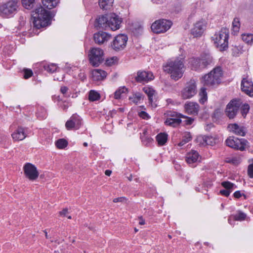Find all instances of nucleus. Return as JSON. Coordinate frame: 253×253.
Returning a JSON list of instances; mask_svg holds the SVG:
<instances>
[{
  "mask_svg": "<svg viewBox=\"0 0 253 253\" xmlns=\"http://www.w3.org/2000/svg\"><path fill=\"white\" fill-rule=\"evenodd\" d=\"M23 74V78L25 79H28L33 75V71L31 69L28 68H24L22 71Z\"/></svg>",
  "mask_w": 253,
  "mask_h": 253,
  "instance_id": "nucleus-46",
  "label": "nucleus"
},
{
  "mask_svg": "<svg viewBox=\"0 0 253 253\" xmlns=\"http://www.w3.org/2000/svg\"><path fill=\"white\" fill-rule=\"evenodd\" d=\"M242 40L248 44H252L253 42V34H243Z\"/></svg>",
  "mask_w": 253,
  "mask_h": 253,
  "instance_id": "nucleus-45",
  "label": "nucleus"
},
{
  "mask_svg": "<svg viewBox=\"0 0 253 253\" xmlns=\"http://www.w3.org/2000/svg\"><path fill=\"white\" fill-rule=\"evenodd\" d=\"M91 76L93 81H98L104 79L107 76V73L101 69H94L92 71Z\"/></svg>",
  "mask_w": 253,
  "mask_h": 253,
  "instance_id": "nucleus-23",
  "label": "nucleus"
},
{
  "mask_svg": "<svg viewBox=\"0 0 253 253\" xmlns=\"http://www.w3.org/2000/svg\"><path fill=\"white\" fill-rule=\"evenodd\" d=\"M68 89H69L67 86H63L61 87L60 91L63 94L65 95L67 92Z\"/></svg>",
  "mask_w": 253,
  "mask_h": 253,
  "instance_id": "nucleus-57",
  "label": "nucleus"
},
{
  "mask_svg": "<svg viewBox=\"0 0 253 253\" xmlns=\"http://www.w3.org/2000/svg\"><path fill=\"white\" fill-rule=\"evenodd\" d=\"M144 96L139 92H136L132 94V96L129 97V99L134 103L137 104L141 99H143Z\"/></svg>",
  "mask_w": 253,
  "mask_h": 253,
  "instance_id": "nucleus-34",
  "label": "nucleus"
},
{
  "mask_svg": "<svg viewBox=\"0 0 253 253\" xmlns=\"http://www.w3.org/2000/svg\"><path fill=\"white\" fill-rule=\"evenodd\" d=\"M56 146L59 149H64L68 145V142L63 138L59 139L55 142Z\"/></svg>",
  "mask_w": 253,
  "mask_h": 253,
  "instance_id": "nucleus-40",
  "label": "nucleus"
},
{
  "mask_svg": "<svg viewBox=\"0 0 253 253\" xmlns=\"http://www.w3.org/2000/svg\"><path fill=\"white\" fill-rule=\"evenodd\" d=\"M44 69L49 73H53L56 71L57 66L56 64L52 63L50 64H46L43 66Z\"/></svg>",
  "mask_w": 253,
  "mask_h": 253,
  "instance_id": "nucleus-41",
  "label": "nucleus"
},
{
  "mask_svg": "<svg viewBox=\"0 0 253 253\" xmlns=\"http://www.w3.org/2000/svg\"><path fill=\"white\" fill-rule=\"evenodd\" d=\"M200 155L197 151L195 150H191L190 152L187 153L186 161L189 164H193L198 161Z\"/></svg>",
  "mask_w": 253,
  "mask_h": 253,
  "instance_id": "nucleus-25",
  "label": "nucleus"
},
{
  "mask_svg": "<svg viewBox=\"0 0 253 253\" xmlns=\"http://www.w3.org/2000/svg\"><path fill=\"white\" fill-rule=\"evenodd\" d=\"M19 0H10L0 5V14L4 18H11L18 12Z\"/></svg>",
  "mask_w": 253,
  "mask_h": 253,
  "instance_id": "nucleus-6",
  "label": "nucleus"
},
{
  "mask_svg": "<svg viewBox=\"0 0 253 253\" xmlns=\"http://www.w3.org/2000/svg\"><path fill=\"white\" fill-rule=\"evenodd\" d=\"M83 125V119L77 114H73L66 122L65 127L67 130L79 129Z\"/></svg>",
  "mask_w": 253,
  "mask_h": 253,
  "instance_id": "nucleus-13",
  "label": "nucleus"
},
{
  "mask_svg": "<svg viewBox=\"0 0 253 253\" xmlns=\"http://www.w3.org/2000/svg\"><path fill=\"white\" fill-rule=\"evenodd\" d=\"M192 139V135L189 132H186L184 133L182 136V139L181 141L178 143V146L179 147H182L186 143L190 141Z\"/></svg>",
  "mask_w": 253,
  "mask_h": 253,
  "instance_id": "nucleus-31",
  "label": "nucleus"
},
{
  "mask_svg": "<svg viewBox=\"0 0 253 253\" xmlns=\"http://www.w3.org/2000/svg\"><path fill=\"white\" fill-rule=\"evenodd\" d=\"M248 174L250 178H253V163L248 166Z\"/></svg>",
  "mask_w": 253,
  "mask_h": 253,
  "instance_id": "nucleus-53",
  "label": "nucleus"
},
{
  "mask_svg": "<svg viewBox=\"0 0 253 253\" xmlns=\"http://www.w3.org/2000/svg\"><path fill=\"white\" fill-rule=\"evenodd\" d=\"M222 75V68L220 66L215 67L208 74L203 77L204 85L209 87L218 85L221 83Z\"/></svg>",
  "mask_w": 253,
  "mask_h": 253,
  "instance_id": "nucleus-4",
  "label": "nucleus"
},
{
  "mask_svg": "<svg viewBox=\"0 0 253 253\" xmlns=\"http://www.w3.org/2000/svg\"><path fill=\"white\" fill-rule=\"evenodd\" d=\"M230 193H230V191H229V190H227L225 189L220 190V191H219V194L221 195L224 196H225L226 197H229V196L230 195Z\"/></svg>",
  "mask_w": 253,
  "mask_h": 253,
  "instance_id": "nucleus-54",
  "label": "nucleus"
},
{
  "mask_svg": "<svg viewBox=\"0 0 253 253\" xmlns=\"http://www.w3.org/2000/svg\"><path fill=\"white\" fill-rule=\"evenodd\" d=\"M111 38V35L108 33L99 31L94 34L93 39L95 42L98 44H101L107 42Z\"/></svg>",
  "mask_w": 253,
  "mask_h": 253,
  "instance_id": "nucleus-18",
  "label": "nucleus"
},
{
  "mask_svg": "<svg viewBox=\"0 0 253 253\" xmlns=\"http://www.w3.org/2000/svg\"><path fill=\"white\" fill-rule=\"evenodd\" d=\"M168 135L165 132H161L156 136V141L159 146L165 145L168 141Z\"/></svg>",
  "mask_w": 253,
  "mask_h": 253,
  "instance_id": "nucleus-27",
  "label": "nucleus"
},
{
  "mask_svg": "<svg viewBox=\"0 0 253 253\" xmlns=\"http://www.w3.org/2000/svg\"><path fill=\"white\" fill-rule=\"evenodd\" d=\"M204 140L208 145H213L215 143L214 139L211 136H206Z\"/></svg>",
  "mask_w": 253,
  "mask_h": 253,
  "instance_id": "nucleus-48",
  "label": "nucleus"
},
{
  "mask_svg": "<svg viewBox=\"0 0 253 253\" xmlns=\"http://www.w3.org/2000/svg\"><path fill=\"white\" fill-rule=\"evenodd\" d=\"M242 101L240 99H233L226 105L225 113L229 119H234L237 115Z\"/></svg>",
  "mask_w": 253,
  "mask_h": 253,
  "instance_id": "nucleus-8",
  "label": "nucleus"
},
{
  "mask_svg": "<svg viewBox=\"0 0 253 253\" xmlns=\"http://www.w3.org/2000/svg\"><path fill=\"white\" fill-rule=\"evenodd\" d=\"M79 77L82 81H84L86 79V76L84 73L79 74Z\"/></svg>",
  "mask_w": 253,
  "mask_h": 253,
  "instance_id": "nucleus-59",
  "label": "nucleus"
},
{
  "mask_svg": "<svg viewBox=\"0 0 253 253\" xmlns=\"http://www.w3.org/2000/svg\"><path fill=\"white\" fill-rule=\"evenodd\" d=\"M166 114L167 115L168 118H175L185 117V115L172 111H168Z\"/></svg>",
  "mask_w": 253,
  "mask_h": 253,
  "instance_id": "nucleus-43",
  "label": "nucleus"
},
{
  "mask_svg": "<svg viewBox=\"0 0 253 253\" xmlns=\"http://www.w3.org/2000/svg\"><path fill=\"white\" fill-rule=\"evenodd\" d=\"M242 196V194L240 191H236L233 194V197L236 199H239Z\"/></svg>",
  "mask_w": 253,
  "mask_h": 253,
  "instance_id": "nucleus-56",
  "label": "nucleus"
},
{
  "mask_svg": "<svg viewBox=\"0 0 253 253\" xmlns=\"http://www.w3.org/2000/svg\"><path fill=\"white\" fill-rule=\"evenodd\" d=\"M36 116L39 120L44 119L46 117V112L44 108L40 107L36 113Z\"/></svg>",
  "mask_w": 253,
  "mask_h": 253,
  "instance_id": "nucleus-39",
  "label": "nucleus"
},
{
  "mask_svg": "<svg viewBox=\"0 0 253 253\" xmlns=\"http://www.w3.org/2000/svg\"><path fill=\"white\" fill-rule=\"evenodd\" d=\"M206 25L204 21H199L194 25V27L191 30V34L194 37H200L206 30Z\"/></svg>",
  "mask_w": 253,
  "mask_h": 253,
  "instance_id": "nucleus-17",
  "label": "nucleus"
},
{
  "mask_svg": "<svg viewBox=\"0 0 253 253\" xmlns=\"http://www.w3.org/2000/svg\"><path fill=\"white\" fill-rule=\"evenodd\" d=\"M199 96L200 98L199 99V102L201 104H204L208 99L207 93L206 89L204 87H202L199 92Z\"/></svg>",
  "mask_w": 253,
  "mask_h": 253,
  "instance_id": "nucleus-33",
  "label": "nucleus"
},
{
  "mask_svg": "<svg viewBox=\"0 0 253 253\" xmlns=\"http://www.w3.org/2000/svg\"><path fill=\"white\" fill-rule=\"evenodd\" d=\"M22 6L32 11V18L34 27L37 29L46 27L51 24V19L55 16L54 11H49L43 7L39 0H21Z\"/></svg>",
  "mask_w": 253,
  "mask_h": 253,
  "instance_id": "nucleus-1",
  "label": "nucleus"
},
{
  "mask_svg": "<svg viewBox=\"0 0 253 253\" xmlns=\"http://www.w3.org/2000/svg\"><path fill=\"white\" fill-rule=\"evenodd\" d=\"M114 1V0H99L98 4L101 9L107 10L112 6Z\"/></svg>",
  "mask_w": 253,
  "mask_h": 253,
  "instance_id": "nucleus-29",
  "label": "nucleus"
},
{
  "mask_svg": "<svg viewBox=\"0 0 253 253\" xmlns=\"http://www.w3.org/2000/svg\"><path fill=\"white\" fill-rule=\"evenodd\" d=\"M221 185L227 190H229L230 193H231L234 189L237 188V187L235 184L229 181H224L222 182L221 183Z\"/></svg>",
  "mask_w": 253,
  "mask_h": 253,
  "instance_id": "nucleus-32",
  "label": "nucleus"
},
{
  "mask_svg": "<svg viewBox=\"0 0 253 253\" xmlns=\"http://www.w3.org/2000/svg\"><path fill=\"white\" fill-rule=\"evenodd\" d=\"M214 126L213 124H208L207 125V127H206V130H209L210 129H211L212 127H213Z\"/></svg>",
  "mask_w": 253,
  "mask_h": 253,
  "instance_id": "nucleus-62",
  "label": "nucleus"
},
{
  "mask_svg": "<svg viewBox=\"0 0 253 253\" xmlns=\"http://www.w3.org/2000/svg\"><path fill=\"white\" fill-rule=\"evenodd\" d=\"M143 90L148 95L149 102L152 103L153 101L154 90L148 86H145L143 88Z\"/></svg>",
  "mask_w": 253,
  "mask_h": 253,
  "instance_id": "nucleus-35",
  "label": "nucleus"
},
{
  "mask_svg": "<svg viewBox=\"0 0 253 253\" xmlns=\"http://www.w3.org/2000/svg\"><path fill=\"white\" fill-rule=\"evenodd\" d=\"M185 112L188 115H197L199 110V105L196 102H187L184 106Z\"/></svg>",
  "mask_w": 253,
  "mask_h": 253,
  "instance_id": "nucleus-20",
  "label": "nucleus"
},
{
  "mask_svg": "<svg viewBox=\"0 0 253 253\" xmlns=\"http://www.w3.org/2000/svg\"><path fill=\"white\" fill-rule=\"evenodd\" d=\"M112 173V171L109 169H107L105 171V174L107 176H110Z\"/></svg>",
  "mask_w": 253,
  "mask_h": 253,
  "instance_id": "nucleus-63",
  "label": "nucleus"
},
{
  "mask_svg": "<svg viewBox=\"0 0 253 253\" xmlns=\"http://www.w3.org/2000/svg\"><path fill=\"white\" fill-rule=\"evenodd\" d=\"M172 22L165 19H159L155 21L151 25L152 32L156 34L163 33L167 31L171 26Z\"/></svg>",
  "mask_w": 253,
  "mask_h": 253,
  "instance_id": "nucleus-9",
  "label": "nucleus"
},
{
  "mask_svg": "<svg viewBox=\"0 0 253 253\" xmlns=\"http://www.w3.org/2000/svg\"><path fill=\"white\" fill-rule=\"evenodd\" d=\"M184 67L183 58H177L168 62L164 67V70L170 75L171 79L177 81L183 76Z\"/></svg>",
  "mask_w": 253,
  "mask_h": 253,
  "instance_id": "nucleus-2",
  "label": "nucleus"
},
{
  "mask_svg": "<svg viewBox=\"0 0 253 253\" xmlns=\"http://www.w3.org/2000/svg\"><path fill=\"white\" fill-rule=\"evenodd\" d=\"M147 130L144 129L143 132V135L140 136V139L144 145L145 146H149L153 141V139L150 136L147 135Z\"/></svg>",
  "mask_w": 253,
  "mask_h": 253,
  "instance_id": "nucleus-30",
  "label": "nucleus"
},
{
  "mask_svg": "<svg viewBox=\"0 0 253 253\" xmlns=\"http://www.w3.org/2000/svg\"><path fill=\"white\" fill-rule=\"evenodd\" d=\"M118 59L116 56H113L110 58H107L105 60V64L107 66H111L116 64L118 62Z\"/></svg>",
  "mask_w": 253,
  "mask_h": 253,
  "instance_id": "nucleus-44",
  "label": "nucleus"
},
{
  "mask_svg": "<svg viewBox=\"0 0 253 253\" xmlns=\"http://www.w3.org/2000/svg\"><path fill=\"white\" fill-rule=\"evenodd\" d=\"M11 136L15 141L22 140L26 137L24 129L22 127H18L11 134Z\"/></svg>",
  "mask_w": 253,
  "mask_h": 253,
  "instance_id": "nucleus-24",
  "label": "nucleus"
},
{
  "mask_svg": "<svg viewBox=\"0 0 253 253\" xmlns=\"http://www.w3.org/2000/svg\"><path fill=\"white\" fill-rule=\"evenodd\" d=\"M128 40L127 35L120 34L116 36L111 42V48L116 51L123 50L126 46Z\"/></svg>",
  "mask_w": 253,
  "mask_h": 253,
  "instance_id": "nucleus-11",
  "label": "nucleus"
},
{
  "mask_svg": "<svg viewBox=\"0 0 253 253\" xmlns=\"http://www.w3.org/2000/svg\"><path fill=\"white\" fill-rule=\"evenodd\" d=\"M100 95L98 92L93 90H91L89 91L88 95V99L90 101H97L100 99Z\"/></svg>",
  "mask_w": 253,
  "mask_h": 253,
  "instance_id": "nucleus-36",
  "label": "nucleus"
},
{
  "mask_svg": "<svg viewBox=\"0 0 253 253\" xmlns=\"http://www.w3.org/2000/svg\"><path fill=\"white\" fill-rule=\"evenodd\" d=\"M68 212V209L67 208L64 209L62 211H60L59 212V214L61 216H65L66 215V214Z\"/></svg>",
  "mask_w": 253,
  "mask_h": 253,
  "instance_id": "nucleus-58",
  "label": "nucleus"
},
{
  "mask_svg": "<svg viewBox=\"0 0 253 253\" xmlns=\"http://www.w3.org/2000/svg\"><path fill=\"white\" fill-rule=\"evenodd\" d=\"M23 171L25 176L32 181L37 179L39 175L36 166L30 163H27L24 165Z\"/></svg>",
  "mask_w": 253,
  "mask_h": 253,
  "instance_id": "nucleus-14",
  "label": "nucleus"
},
{
  "mask_svg": "<svg viewBox=\"0 0 253 253\" xmlns=\"http://www.w3.org/2000/svg\"><path fill=\"white\" fill-rule=\"evenodd\" d=\"M225 143L226 145L229 147L236 150L244 151L248 141L244 138L239 139L234 136H230L226 140Z\"/></svg>",
  "mask_w": 253,
  "mask_h": 253,
  "instance_id": "nucleus-10",
  "label": "nucleus"
},
{
  "mask_svg": "<svg viewBox=\"0 0 253 253\" xmlns=\"http://www.w3.org/2000/svg\"><path fill=\"white\" fill-rule=\"evenodd\" d=\"M197 92L196 83L191 81L187 83L185 87L181 91V97L184 99L191 98L197 93Z\"/></svg>",
  "mask_w": 253,
  "mask_h": 253,
  "instance_id": "nucleus-12",
  "label": "nucleus"
},
{
  "mask_svg": "<svg viewBox=\"0 0 253 253\" xmlns=\"http://www.w3.org/2000/svg\"><path fill=\"white\" fill-rule=\"evenodd\" d=\"M212 37L214 43L219 50L223 51L226 50L228 47V39L229 37V29L222 28L220 31L214 35Z\"/></svg>",
  "mask_w": 253,
  "mask_h": 253,
  "instance_id": "nucleus-5",
  "label": "nucleus"
},
{
  "mask_svg": "<svg viewBox=\"0 0 253 253\" xmlns=\"http://www.w3.org/2000/svg\"><path fill=\"white\" fill-rule=\"evenodd\" d=\"M240 109L242 116L245 118L249 111L250 106L247 103H245L243 105L241 104Z\"/></svg>",
  "mask_w": 253,
  "mask_h": 253,
  "instance_id": "nucleus-42",
  "label": "nucleus"
},
{
  "mask_svg": "<svg viewBox=\"0 0 253 253\" xmlns=\"http://www.w3.org/2000/svg\"><path fill=\"white\" fill-rule=\"evenodd\" d=\"M104 52L102 49L98 47L91 48L88 54L89 63L93 67H98L104 60Z\"/></svg>",
  "mask_w": 253,
  "mask_h": 253,
  "instance_id": "nucleus-7",
  "label": "nucleus"
},
{
  "mask_svg": "<svg viewBox=\"0 0 253 253\" xmlns=\"http://www.w3.org/2000/svg\"><path fill=\"white\" fill-rule=\"evenodd\" d=\"M241 49L240 46H235L233 48H232V54L233 56H237L242 52L240 51Z\"/></svg>",
  "mask_w": 253,
  "mask_h": 253,
  "instance_id": "nucleus-50",
  "label": "nucleus"
},
{
  "mask_svg": "<svg viewBox=\"0 0 253 253\" xmlns=\"http://www.w3.org/2000/svg\"><path fill=\"white\" fill-rule=\"evenodd\" d=\"M60 0H42L43 6L48 9H52L59 3Z\"/></svg>",
  "mask_w": 253,
  "mask_h": 253,
  "instance_id": "nucleus-28",
  "label": "nucleus"
},
{
  "mask_svg": "<svg viewBox=\"0 0 253 253\" xmlns=\"http://www.w3.org/2000/svg\"><path fill=\"white\" fill-rule=\"evenodd\" d=\"M138 115L143 119L148 120L150 118V116L149 115V114L144 111H141V112H139Z\"/></svg>",
  "mask_w": 253,
  "mask_h": 253,
  "instance_id": "nucleus-51",
  "label": "nucleus"
},
{
  "mask_svg": "<svg viewBox=\"0 0 253 253\" xmlns=\"http://www.w3.org/2000/svg\"><path fill=\"white\" fill-rule=\"evenodd\" d=\"M233 28L235 31H238L240 26V19L239 18L236 17L232 22Z\"/></svg>",
  "mask_w": 253,
  "mask_h": 253,
  "instance_id": "nucleus-47",
  "label": "nucleus"
},
{
  "mask_svg": "<svg viewBox=\"0 0 253 253\" xmlns=\"http://www.w3.org/2000/svg\"><path fill=\"white\" fill-rule=\"evenodd\" d=\"M241 89L243 92L250 97H253V83L244 78L241 82Z\"/></svg>",
  "mask_w": 253,
  "mask_h": 253,
  "instance_id": "nucleus-19",
  "label": "nucleus"
},
{
  "mask_svg": "<svg viewBox=\"0 0 253 253\" xmlns=\"http://www.w3.org/2000/svg\"><path fill=\"white\" fill-rule=\"evenodd\" d=\"M139 224L140 225L145 224V220L144 219H143V218L142 217H140L139 218Z\"/></svg>",
  "mask_w": 253,
  "mask_h": 253,
  "instance_id": "nucleus-61",
  "label": "nucleus"
},
{
  "mask_svg": "<svg viewBox=\"0 0 253 253\" xmlns=\"http://www.w3.org/2000/svg\"><path fill=\"white\" fill-rule=\"evenodd\" d=\"M108 14L102 15L97 18L95 21L94 26L98 30L108 28Z\"/></svg>",
  "mask_w": 253,
  "mask_h": 253,
  "instance_id": "nucleus-22",
  "label": "nucleus"
},
{
  "mask_svg": "<svg viewBox=\"0 0 253 253\" xmlns=\"http://www.w3.org/2000/svg\"><path fill=\"white\" fill-rule=\"evenodd\" d=\"M190 63L192 70L200 71L209 66L213 65L214 62L212 56L209 52H204L199 57L191 58Z\"/></svg>",
  "mask_w": 253,
  "mask_h": 253,
  "instance_id": "nucleus-3",
  "label": "nucleus"
},
{
  "mask_svg": "<svg viewBox=\"0 0 253 253\" xmlns=\"http://www.w3.org/2000/svg\"><path fill=\"white\" fill-rule=\"evenodd\" d=\"M128 89L125 86H123L119 88L114 93V98L116 99H119L121 98V95L123 93L127 92Z\"/></svg>",
  "mask_w": 253,
  "mask_h": 253,
  "instance_id": "nucleus-37",
  "label": "nucleus"
},
{
  "mask_svg": "<svg viewBox=\"0 0 253 253\" xmlns=\"http://www.w3.org/2000/svg\"><path fill=\"white\" fill-rule=\"evenodd\" d=\"M134 78L135 82L144 83L153 80L154 77L151 72L139 70L137 72L136 75Z\"/></svg>",
  "mask_w": 253,
  "mask_h": 253,
  "instance_id": "nucleus-16",
  "label": "nucleus"
},
{
  "mask_svg": "<svg viewBox=\"0 0 253 253\" xmlns=\"http://www.w3.org/2000/svg\"><path fill=\"white\" fill-rule=\"evenodd\" d=\"M126 201H127V199L126 198H125L124 197H119V198L114 199L113 201L114 203H118V202L123 203V202H126Z\"/></svg>",
  "mask_w": 253,
  "mask_h": 253,
  "instance_id": "nucleus-55",
  "label": "nucleus"
},
{
  "mask_svg": "<svg viewBox=\"0 0 253 253\" xmlns=\"http://www.w3.org/2000/svg\"><path fill=\"white\" fill-rule=\"evenodd\" d=\"M108 28L112 31H116L120 28L122 19L114 13L108 14Z\"/></svg>",
  "mask_w": 253,
  "mask_h": 253,
  "instance_id": "nucleus-15",
  "label": "nucleus"
},
{
  "mask_svg": "<svg viewBox=\"0 0 253 253\" xmlns=\"http://www.w3.org/2000/svg\"><path fill=\"white\" fill-rule=\"evenodd\" d=\"M181 118H185L186 120L183 122L185 125H191L193 123L194 119L192 118L185 116V117H181Z\"/></svg>",
  "mask_w": 253,
  "mask_h": 253,
  "instance_id": "nucleus-52",
  "label": "nucleus"
},
{
  "mask_svg": "<svg viewBox=\"0 0 253 253\" xmlns=\"http://www.w3.org/2000/svg\"><path fill=\"white\" fill-rule=\"evenodd\" d=\"M154 3L161 4L163 2L164 0H151Z\"/></svg>",
  "mask_w": 253,
  "mask_h": 253,
  "instance_id": "nucleus-60",
  "label": "nucleus"
},
{
  "mask_svg": "<svg viewBox=\"0 0 253 253\" xmlns=\"http://www.w3.org/2000/svg\"><path fill=\"white\" fill-rule=\"evenodd\" d=\"M62 108L63 109V110L66 111L68 108V106L67 105H66V104H63L62 106H61Z\"/></svg>",
  "mask_w": 253,
  "mask_h": 253,
  "instance_id": "nucleus-64",
  "label": "nucleus"
},
{
  "mask_svg": "<svg viewBox=\"0 0 253 253\" xmlns=\"http://www.w3.org/2000/svg\"><path fill=\"white\" fill-rule=\"evenodd\" d=\"M228 128L237 135L244 136L246 133V129L244 126H239L237 124H230L228 126Z\"/></svg>",
  "mask_w": 253,
  "mask_h": 253,
  "instance_id": "nucleus-21",
  "label": "nucleus"
},
{
  "mask_svg": "<svg viewBox=\"0 0 253 253\" xmlns=\"http://www.w3.org/2000/svg\"><path fill=\"white\" fill-rule=\"evenodd\" d=\"M222 113L220 109H215L212 115V117L216 119H218L221 116Z\"/></svg>",
  "mask_w": 253,
  "mask_h": 253,
  "instance_id": "nucleus-49",
  "label": "nucleus"
},
{
  "mask_svg": "<svg viewBox=\"0 0 253 253\" xmlns=\"http://www.w3.org/2000/svg\"><path fill=\"white\" fill-rule=\"evenodd\" d=\"M247 214L241 211H238L237 213L233 215V218L236 221H243L246 219Z\"/></svg>",
  "mask_w": 253,
  "mask_h": 253,
  "instance_id": "nucleus-38",
  "label": "nucleus"
},
{
  "mask_svg": "<svg viewBox=\"0 0 253 253\" xmlns=\"http://www.w3.org/2000/svg\"><path fill=\"white\" fill-rule=\"evenodd\" d=\"M181 118H167L165 121V124L167 126L175 127L178 126L182 122Z\"/></svg>",
  "mask_w": 253,
  "mask_h": 253,
  "instance_id": "nucleus-26",
  "label": "nucleus"
}]
</instances>
